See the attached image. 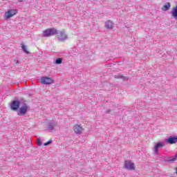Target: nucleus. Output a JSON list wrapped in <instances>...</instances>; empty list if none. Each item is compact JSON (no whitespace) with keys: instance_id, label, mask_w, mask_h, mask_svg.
I'll list each match as a JSON object with an SVG mask.
<instances>
[{"instance_id":"obj_1","label":"nucleus","mask_w":177,"mask_h":177,"mask_svg":"<svg viewBox=\"0 0 177 177\" xmlns=\"http://www.w3.org/2000/svg\"><path fill=\"white\" fill-rule=\"evenodd\" d=\"M58 31L55 28H47L43 31V37L45 38H49V37H53V35H56Z\"/></svg>"},{"instance_id":"obj_2","label":"nucleus","mask_w":177,"mask_h":177,"mask_svg":"<svg viewBox=\"0 0 177 177\" xmlns=\"http://www.w3.org/2000/svg\"><path fill=\"white\" fill-rule=\"evenodd\" d=\"M40 82L44 85H50L52 84H55V80L52 77H41L40 79Z\"/></svg>"},{"instance_id":"obj_3","label":"nucleus","mask_w":177,"mask_h":177,"mask_svg":"<svg viewBox=\"0 0 177 177\" xmlns=\"http://www.w3.org/2000/svg\"><path fill=\"white\" fill-rule=\"evenodd\" d=\"M124 168L129 171H134L135 169V163L132 162L131 160L124 161Z\"/></svg>"},{"instance_id":"obj_4","label":"nucleus","mask_w":177,"mask_h":177,"mask_svg":"<svg viewBox=\"0 0 177 177\" xmlns=\"http://www.w3.org/2000/svg\"><path fill=\"white\" fill-rule=\"evenodd\" d=\"M28 110V106L27 104H24L18 111V115H26L27 111Z\"/></svg>"},{"instance_id":"obj_5","label":"nucleus","mask_w":177,"mask_h":177,"mask_svg":"<svg viewBox=\"0 0 177 177\" xmlns=\"http://www.w3.org/2000/svg\"><path fill=\"white\" fill-rule=\"evenodd\" d=\"M20 107V101L14 100L11 102L10 109L12 111H17Z\"/></svg>"},{"instance_id":"obj_6","label":"nucleus","mask_w":177,"mask_h":177,"mask_svg":"<svg viewBox=\"0 0 177 177\" xmlns=\"http://www.w3.org/2000/svg\"><path fill=\"white\" fill-rule=\"evenodd\" d=\"M15 15H17V10L11 9L5 13V17L6 19H10V17H13Z\"/></svg>"},{"instance_id":"obj_7","label":"nucleus","mask_w":177,"mask_h":177,"mask_svg":"<svg viewBox=\"0 0 177 177\" xmlns=\"http://www.w3.org/2000/svg\"><path fill=\"white\" fill-rule=\"evenodd\" d=\"M73 131L75 133H77V134L82 133V131H84V128H82L81 125L76 124L73 127Z\"/></svg>"},{"instance_id":"obj_8","label":"nucleus","mask_w":177,"mask_h":177,"mask_svg":"<svg viewBox=\"0 0 177 177\" xmlns=\"http://www.w3.org/2000/svg\"><path fill=\"white\" fill-rule=\"evenodd\" d=\"M58 39L59 41H66V39H67V35L64 31H61L58 35Z\"/></svg>"},{"instance_id":"obj_9","label":"nucleus","mask_w":177,"mask_h":177,"mask_svg":"<svg viewBox=\"0 0 177 177\" xmlns=\"http://www.w3.org/2000/svg\"><path fill=\"white\" fill-rule=\"evenodd\" d=\"M167 143H169V145H175L177 142V136H170L169 138L167 140Z\"/></svg>"},{"instance_id":"obj_10","label":"nucleus","mask_w":177,"mask_h":177,"mask_svg":"<svg viewBox=\"0 0 177 177\" xmlns=\"http://www.w3.org/2000/svg\"><path fill=\"white\" fill-rule=\"evenodd\" d=\"M105 27L109 30L114 28V24L111 21V20H108L105 22Z\"/></svg>"},{"instance_id":"obj_11","label":"nucleus","mask_w":177,"mask_h":177,"mask_svg":"<svg viewBox=\"0 0 177 177\" xmlns=\"http://www.w3.org/2000/svg\"><path fill=\"white\" fill-rule=\"evenodd\" d=\"M162 147H164V145L162 142H158L154 147L155 153H158V149H162Z\"/></svg>"},{"instance_id":"obj_12","label":"nucleus","mask_w":177,"mask_h":177,"mask_svg":"<svg viewBox=\"0 0 177 177\" xmlns=\"http://www.w3.org/2000/svg\"><path fill=\"white\" fill-rule=\"evenodd\" d=\"M169 8H171V3L169 2L166 3L162 8V10L164 12H167V10H169Z\"/></svg>"},{"instance_id":"obj_13","label":"nucleus","mask_w":177,"mask_h":177,"mask_svg":"<svg viewBox=\"0 0 177 177\" xmlns=\"http://www.w3.org/2000/svg\"><path fill=\"white\" fill-rule=\"evenodd\" d=\"M171 16H173L174 19H177V6L172 8Z\"/></svg>"},{"instance_id":"obj_14","label":"nucleus","mask_w":177,"mask_h":177,"mask_svg":"<svg viewBox=\"0 0 177 177\" xmlns=\"http://www.w3.org/2000/svg\"><path fill=\"white\" fill-rule=\"evenodd\" d=\"M21 46L24 52H25V53H30V52H28V50L27 49V46H26V45H24V43H21Z\"/></svg>"},{"instance_id":"obj_15","label":"nucleus","mask_w":177,"mask_h":177,"mask_svg":"<svg viewBox=\"0 0 177 177\" xmlns=\"http://www.w3.org/2000/svg\"><path fill=\"white\" fill-rule=\"evenodd\" d=\"M57 64H62L63 63V58H58L55 60Z\"/></svg>"},{"instance_id":"obj_16","label":"nucleus","mask_w":177,"mask_h":177,"mask_svg":"<svg viewBox=\"0 0 177 177\" xmlns=\"http://www.w3.org/2000/svg\"><path fill=\"white\" fill-rule=\"evenodd\" d=\"M37 145H39V146H41L42 145V141L39 138H37Z\"/></svg>"},{"instance_id":"obj_17","label":"nucleus","mask_w":177,"mask_h":177,"mask_svg":"<svg viewBox=\"0 0 177 177\" xmlns=\"http://www.w3.org/2000/svg\"><path fill=\"white\" fill-rule=\"evenodd\" d=\"M52 143V140H50L48 142H45L44 145V146H48V145H50Z\"/></svg>"},{"instance_id":"obj_18","label":"nucleus","mask_w":177,"mask_h":177,"mask_svg":"<svg viewBox=\"0 0 177 177\" xmlns=\"http://www.w3.org/2000/svg\"><path fill=\"white\" fill-rule=\"evenodd\" d=\"M176 157H177V153L176 154L175 158L170 159L169 161H171V162L176 161Z\"/></svg>"},{"instance_id":"obj_19","label":"nucleus","mask_w":177,"mask_h":177,"mask_svg":"<svg viewBox=\"0 0 177 177\" xmlns=\"http://www.w3.org/2000/svg\"><path fill=\"white\" fill-rule=\"evenodd\" d=\"M49 128L52 129V125L51 124L49 125Z\"/></svg>"},{"instance_id":"obj_20","label":"nucleus","mask_w":177,"mask_h":177,"mask_svg":"<svg viewBox=\"0 0 177 177\" xmlns=\"http://www.w3.org/2000/svg\"><path fill=\"white\" fill-rule=\"evenodd\" d=\"M176 174H177V167H176Z\"/></svg>"},{"instance_id":"obj_21","label":"nucleus","mask_w":177,"mask_h":177,"mask_svg":"<svg viewBox=\"0 0 177 177\" xmlns=\"http://www.w3.org/2000/svg\"><path fill=\"white\" fill-rule=\"evenodd\" d=\"M23 0H20V2H21Z\"/></svg>"}]
</instances>
